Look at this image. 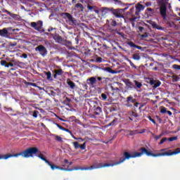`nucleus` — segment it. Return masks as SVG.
<instances>
[{
	"instance_id": "4468645a",
	"label": "nucleus",
	"mask_w": 180,
	"mask_h": 180,
	"mask_svg": "<svg viewBox=\"0 0 180 180\" xmlns=\"http://www.w3.org/2000/svg\"><path fill=\"white\" fill-rule=\"evenodd\" d=\"M153 27H154L155 29H158V30H162V27L158 26V25H157L155 22H153L152 24Z\"/></svg>"
},
{
	"instance_id": "603ef678",
	"label": "nucleus",
	"mask_w": 180,
	"mask_h": 180,
	"mask_svg": "<svg viewBox=\"0 0 180 180\" xmlns=\"http://www.w3.org/2000/svg\"><path fill=\"white\" fill-rule=\"evenodd\" d=\"M114 25H116V21H113Z\"/></svg>"
},
{
	"instance_id": "aec40b11",
	"label": "nucleus",
	"mask_w": 180,
	"mask_h": 180,
	"mask_svg": "<svg viewBox=\"0 0 180 180\" xmlns=\"http://www.w3.org/2000/svg\"><path fill=\"white\" fill-rule=\"evenodd\" d=\"M45 74L46 75L47 79L49 80L51 79V72H45Z\"/></svg>"
},
{
	"instance_id": "c85d7f7f",
	"label": "nucleus",
	"mask_w": 180,
	"mask_h": 180,
	"mask_svg": "<svg viewBox=\"0 0 180 180\" xmlns=\"http://www.w3.org/2000/svg\"><path fill=\"white\" fill-rule=\"evenodd\" d=\"M86 146V144L84 143L82 145L80 146L79 148H81V150H85Z\"/></svg>"
},
{
	"instance_id": "49530a36",
	"label": "nucleus",
	"mask_w": 180,
	"mask_h": 180,
	"mask_svg": "<svg viewBox=\"0 0 180 180\" xmlns=\"http://www.w3.org/2000/svg\"><path fill=\"white\" fill-rule=\"evenodd\" d=\"M65 162L66 164H68V160H65Z\"/></svg>"
},
{
	"instance_id": "cd10ccee",
	"label": "nucleus",
	"mask_w": 180,
	"mask_h": 180,
	"mask_svg": "<svg viewBox=\"0 0 180 180\" xmlns=\"http://www.w3.org/2000/svg\"><path fill=\"white\" fill-rule=\"evenodd\" d=\"M101 98H103V99L105 101V100L108 99V96H106V94H102Z\"/></svg>"
},
{
	"instance_id": "3c124183",
	"label": "nucleus",
	"mask_w": 180,
	"mask_h": 180,
	"mask_svg": "<svg viewBox=\"0 0 180 180\" xmlns=\"http://www.w3.org/2000/svg\"><path fill=\"white\" fill-rule=\"evenodd\" d=\"M72 138L75 139V140H78V139H77V138L75 137L74 136H72Z\"/></svg>"
},
{
	"instance_id": "e433bc0d",
	"label": "nucleus",
	"mask_w": 180,
	"mask_h": 180,
	"mask_svg": "<svg viewBox=\"0 0 180 180\" xmlns=\"http://www.w3.org/2000/svg\"><path fill=\"white\" fill-rule=\"evenodd\" d=\"M87 8H88V9H89V11H92V9H94V7H92L91 6H88Z\"/></svg>"
},
{
	"instance_id": "f03ea898",
	"label": "nucleus",
	"mask_w": 180,
	"mask_h": 180,
	"mask_svg": "<svg viewBox=\"0 0 180 180\" xmlns=\"http://www.w3.org/2000/svg\"><path fill=\"white\" fill-rule=\"evenodd\" d=\"M37 151H39L37 148H30L21 153L12 154V156L13 158H18L20 157V155H22L25 158H29L30 157H33V155H36V154H37Z\"/></svg>"
},
{
	"instance_id": "6e6552de",
	"label": "nucleus",
	"mask_w": 180,
	"mask_h": 180,
	"mask_svg": "<svg viewBox=\"0 0 180 180\" xmlns=\"http://www.w3.org/2000/svg\"><path fill=\"white\" fill-rule=\"evenodd\" d=\"M9 158H13L12 154L1 155L0 154V160H8Z\"/></svg>"
},
{
	"instance_id": "dca6fc26",
	"label": "nucleus",
	"mask_w": 180,
	"mask_h": 180,
	"mask_svg": "<svg viewBox=\"0 0 180 180\" xmlns=\"http://www.w3.org/2000/svg\"><path fill=\"white\" fill-rule=\"evenodd\" d=\"M63 16H64V18H68V19L69 20H72V16H71L70 14L68 13H64Z\"/></svg>"
},
{
	"instance_id": "412c9836",
	"label": "nucleus",
	"mask_w": 180,
	"mask_h": 180,
	"mask_svg": "<svg viewBox=\"0 0 180 180\" xmlns=\"http://www.w3.org/2000/svg\"><path fill=\"white\" fill-rule=\"evenodd\" d=\"M133 58H134V60H140L141 57H140V55H139V54H134L133 56Z\"/></svg>"
},
{
	"instance_id": "ddd939ff",
	"label": "nucleus",
	"mask_w": 180,
	"mask_h": 180,
	"mask_svg": "<svg viewBox=\"0 0 180 180\" xmlns=\"http://www.w3.org/2000/svg\"><path fill=\"white\" fill-rule=\"evenodd\" d=\"M75 8H77V9H78V11H80L81 12H82V11H84V6H82V4H77L76 5H75Z\"/></svg>"
},
{
	"instance_id": "a211bd4d",
	"label": "nucleus",
	"mask_w": 180,
	"mask_h": 180,
	"mask_svg": "<svg viewBox=\"0 0 180 180\" xmlns=\"http://www.w3.org/2000/svg\"><path fill=\"white\" fill-rule=\"evenodd\" d=\"M128 44L130 46V47H135L136 49L140 50V46H136L133 42H129Z\"/></svg>"
},
{
	"instance_id": "bb28decb",
	"label": "nucleus",
	"mask_w": 180,
	"mask_h": 180,
	"mask_svg": "<svg viewBox=\"0 0 180 180\" xmlns=\"http://www.w3.org/2000/svg\"><path fill=\"white\" fill-rule=\"evenodd\" d=\"M172 68L174 70H180V65H173Z\"/></svg>"
},
{
	"instance_id": "9d476101",
	"label": "nucleus",
	"mask_w": 180,
	"mask_h": 180,
	"mask_svg": "<svg viewBox=\"0 0 180 180\" xmlns=\"http://www.w3.org/2000/svg\"><path fill=\"white\" fill-rule=\"evenodd\" d=\"M87 81H89V84L91 85V86H93V85H95L96 82V77H92L91 78L87 79Z\"/></svg>"
},
{
	"instance_id": "5701e85b",
	"label": "nucleus",
	"mask_w": 180,
	"mask_h": 180,
	"mask_svg": "<svg viewBox=\"0 0 180 180\" xmlns=\"http://www.w3.org/2000/svg\"><path fill=\"white\" fill-rule=\"evenodd\" d=\"M175 140H178V136H174L169 138V141H175Z\"/></svg>"
},
{
	"instance_id": "393cba45",
	"label": "nucleus",
	"mask_w": 180,
	"mask_h": 180,
	"mask_svg": "<svg viewBox=\"0 0 180 180\" xmlns=\"http://www.w3.org/2000/svg\"><path fill=\"white\" fill-rule=\"evenodd\" d=\"M55 139L56 140V141H61L63 140V138H61V136H55Z\"/></svg>"
},
{
	"instance_id": "72a5a7b5",
	"label": "nucleus",
	"mask_w": 180,
	"mask_h": 180,
	"mask_svg": "<svg viewBox=\"0 0 180 180\" xmlns=\"http://www.w3.org/2000/svg\"><path fill=\"white\" fill-rule=\"evenodd\" d=\"M1 65H6V60H1Z\"/></svg>"
},
{
	"instance_id": "864d4df0",
	"label": "nucleus",
	"mask_w": 180,
	"mask_h": 180,
	"mask_svg": "<svg viewBox=\"0 0 180 180\" xmlns=\"http://www.w3.org/2000/svg\"><path fill=\"white\" fill-rule=\"evenodd\" d=\"M74 1H75V0H72V2H74Z\"/></svg>"
},
{
	"instance_id": "7c9ffc66",
	"label": "nucleus",
	"mask_w": 180,
	"mask_h": 180,
	"mask_svg": "<svg viewBox=\"0 0 180 180\" xmlns=\"http://www.w3.org/2000/svg\"><path fill=\"white\" fill-rule=\"evenodd\" d=\"M37 113H39L38 111H34L32 115L33 117H37Z\"/></svg>"
},
{
	"instance_id": "2f4dec72",
	"label": "nucleus",
	"mask_w": 180,
	"mask_h": 180,
	"mask_svg": "<svg viewBox=\"0 0 180 180\" xmlns=\"http://www.w3.org/2000/svg\"><path fill=\"white\" fill-rule=\"evenodd\" d=\"M161 137H162V134H160L159 136H155V139L156 140H160V139H161Z\"/></svg>"
},
{
	"instance_id": "c756f323",
	"label": "nucleus",
	"mask_w": 180,
	"mask_h": 180,
	"mask_svg": "<svg viewBox=\"0 0 180 180\" xmlns=\"http://www.w3.org/2000/svg\"><path fill=\"white\" fill-rule=\"evenodd\" d=\"M167 140V138H163L160 140V142L159 144H163V143H165V141Z\"/></svg>"
},
{
	"instance_id": "9b49d317",
	"label": "nucleus",
	"mask_w": 180,
	"mask_h": 180,
	"mask_svg": "<svg viewBox=\"0 0 180 180\" xmlns=\"http://www.w3.org/2000/svg\"><path fill=\"white\" fill-rule=\"evenodd\" d=\"M0 36H1L2 37L8 36V30L6 28L0 30Z\"/></svg>"
},
{
	"instance_id": "5fc2aeb1",
	"label": "nucleus",
	"mask_w": 180,
	"mask_h": 180,
	"mask_svg": "<svg viewBox=\"0 0 180 180\" xmlns=\"http://www.w3.org/2000/svg\"><path fill=\"white\" fill-rule=\"evenodd\" d=\"M60 120H63V119H60Z\"/></svg>"
},
{
	"instance_id": "20e7f679",
	"label": "nucleus",
	"mask_w": 180,
	"mask_h": 180,
	"mask_svg": "<svg viewBox=\"0 0 180 180\" xmlns=\"http://www.w3.org/2000/svg\"><path fill=\"white\" fill-rule=\"evenodd\" d=\"M126 9L127 8H125L124 9H115L112 11V13L116 18H124V16H123V12H124Z\"/></svg>"
},
{
	"instance_id": "ea45409f",
	"label": "nucleus",
	"mask_w": 180,
	"mask_h": 180,
	"mask_svg": "<svg viewBox=\"0 0 180 180\" xmlns=\"http://www.w3.org/2000/svg\"><path fill=\"white\" fill-rule=\"evenodd\" d=\"M8 14L11 15V16H12L13 18H15V16L14 14H12V13H11L9 12H8Z\"/></svg>"
},
{
	"instance_id": "6ab92c4d",
	"label": "nucleus",
	"mask_w": 180,
	"mask_h": 180,
	"mask_svg": "<svg viewBox=\"0 0 180 180\" xmlns=\"http://www.w3.org/2000/svg\"><path fill=\"white\" fill-rule=\"evenodd\" d=\"M127 102H131L132 103H134V102H136V100L133 99V97L129 96L127 97Z\"/></svg>"
},
{
	"instance_id": "b1692460",
	"label": "nucleus",
	"mask_w": 180,
	"mask_h": 180,
	"mask_svg": "<svg viewBox=\"0 0 180 180\" xmlns=\"http://www.w3.org/2000/svg\"><path fill=\"white\" fill-rule=\"evenodd\" d=\"M73 146H74L75 148H76V149L79 148V147H80L79 143H78V142H74Z\"/></svg>"
},
{
	"instance_id": "4be33fe9",
	"label": "nucleus",
	"mask_w": 180,
	"mask_h": 180,
	"mask_svg": "<svg viewBox=\"0 0 180 180\" xmlns=\"http://www.w3.org/2000/svg\"><path fill=\"white\" fill-rule=\"evenodd\" d=\"M135 82V85L136 86L137 88H141V86H143V84H141V83L137 82V81H134Z\"/></svg>"
},
{
	"instance_id": "79ce46f5",
	"label": "nucleus",
	"mask_w": 180,
	"mask_h": 180,
	"mask_svg": "<svg viewBox=\"0 0 180 180\" xmlns=\"http://www.w3.org/2000/svg\"><path fill=\"white\" fill-rule=\"evenodd\" d=\"M130 65H131V67H134V63L130 62Z\"/></svg>"
},
{
	"instance_id": "58836bf2",
	"label": "nucleus",
	"mask_w": 180,
	"mask_h": 180,
	"mask_svg": "<svg viewBox=\"0 0 180 180\" xmlns=\"http://www.w3.org/2000/svg\"><path fill=\"white\" fill-rule=\"evenodd\" d=\"M58 127L60 129V130H64V127L60 126V125H58Z\"/></svg>"
},
{
	"instance_id": "f3484780",
	"label": "nucleus",
	"mask_w": 180,
	"mask_h": 180,
	"mask_svg": "<svg viewBox=\"0 0 180 180\" xmlns=\"http://www.w3.org/2000/svg\"><path fill=\"white\" fill-rule=\"evenodd\" d=\"M68 84L70 86V88H72V89L75 87V83L71 81L68 82Z\"/></svg>"
},
{
	"instance_id": "7ed1b4c3",
	"label": "nucleus",
	"mask_w": 180,
	"mask_h": 180,
	"mask_svg": "<svg viewBox=\"0 0 180 180\" xmlns=\"http://www.w3.org/2000/svg\"><path fill=\"white\" fill-rule=\"evenodd\" d=\"M169 0H159L158 4L159 5L160 15L163 16V18H166L167 16V5H168Z\"/></svg>"
},
{
	"instance_id": "423d86ee",
	"label": "nucleus",
	"mask_w": 180,
	"mask_h": 180,
	"mask_svg": "<svg viewBox=\"0 0 180 180\" xmlns=\"http://www.w3.org/2000/svg\"><path fill=\"white\" fill-rule=\"evenodd\" d=\"M36 51H39L41 53V54H42V56H44V54H46L47 53V51L46 50V48H44V46H43L42 45H40L39 46H37L35 49Z\"/></svg>"
},
{
	"instance_id": "de8ad7c7",
	"label": "nucleus",
	"mask_w": 180,
	"mask_h": 180,
	"mask_svg": "<svg viewBox=\"0 0 180 180\" xmlns=\"http://www.w3.org/2000/svg\"><path fill=\"white\" fill-rule=\"evenodd\" d=\"M150 5H151V4H150V3L146 4V6H150Z\"/></svg>"
},
{
	"instance_id": "f704fd0d",
	"label": "nucleus",
	"mask_w": 180,
	"mask_h": 180,
	"mask_svg": "<svg viewBox=\"0 0 180 180\" xmlns=\"http://www.w3.org/2000/svg\"><path fill=\"white\" fill-rule=\"evenodd\" d=\"M141 37H148V34L147 33H145L144 34L141 35Z\"/></svg>"
},
{
	"instance_id": "0eeeda50",
	"label": "nucleus",
	"mask_w": 180,
	"mask_h": 180,
	"mask_svg": "<svg viewBox=\"0 0 180 180\" xmlns=\"http://www.w3.org/2000/svg\"><path fill=\"white\" fill-rule=\"evenodd\" d=\"M46 163L51 167V169H60L61 171H67V169L64 168H60L58 166H56L55 165H51L49 160H46Z\"/></svg>"
},
{
	"instance_id": "a18cd8bd",
	"label": "nucleus",
	"mask_w": 180,
	"mask_h": 180,
	"mask_svg": "<svg viewBox=\"0 0 180 180\" xmlns=\"http://www.w3.org/2000/svg\"><path fill=\"white\" fill-rule=\"evenodd\" d=\"M139 30H143V27H139Z\"/></svg>"
},
{
	"instance_id": "c9c22d12",
	"label": "nucleus",
	"mask_w": 180,
	"mask_h": 180,
	"mask_svg": "<svg viewBox=\"0 0 180 180\" xmlns=\"http://www.w3.org/2000/svg\"><path fill=\"white\" fill-rule=\"evenodd\" d=\"M169 116H172V112L169 110L166 111Z\"/></svg>"
},
{
	"instance_id": "a878e982",
	"label": "nucleus",
	"mask_w": 180,
	"mask_h": 180,
	"mask_svg": "<svg viewBox=\"0 0 180 180\" xmlns=\"http://www.w3.org/2000/svg\"><path fill=\"white\" fill-rule=\"evenodd\" d=\"M160 112L161 113H167V108H165V107H162L160 110Z\"/></svg>"
},
{
	"instance_id": "f8f14e48",
	"label": "nucleus",
	"mask_w": 180,
	"mask_h": 180,
	"mask_svg": "<svg viewBox=\"0 0 180 180\" xmlns=\"http://www.w3.org/2000/svg\"><path fill=\"white\" fill-rule=\"evenodd\" d=\"M150 84H151V85H153L154 88H158V86H160V85H161V82L158 81L154 83L153 81H150Z\"/></svg>"
},
{
	"instance_id": "473e14b6",
	"label": "nucleus",
	"mask_w": 180,
	"mask_h": 180,
	"mask_svg": "<svg viewBox=\"0 0 180 180\" xmlns=\"http://www.w3.org/2000/svg\"><path fill=\"white\" fill-rule=\"evenodd\" d=\"M148 119L150 122H153L154 124H155V120H154L151 117H148Z\"/></svg>"
},
{
	"instance_id": "39448f33",
	"label": "nucleus",
	"mask_w": 180,
	"mask_h": 180,
	"mask_svg": "<svg viewBox=\"0 0 180 180\" xmlns=\"http://www.w3.org/2000/svg\"><path fill=\"white\" fill-rule=\"evenodd\" d=\"M32 27H34L35 30H40L41 27H43V22L42 21H38L37 22H31Z\"/></svg>"
},
{
	"instance_id": "c03bdc74",
	"label": "nucleus",
	"mask_w": 180,
	"mask_h": 180,
	"mask_svg": "<svg viewBox=\"0 0 180 180\" xmlns=\"http://www.w3.org/2000/svg\"><path fill=\"white\" fill-rule=\"evenodd\" d=\"M98 81H101L102 80V77H98Z\"/></svg>"
},
{
	"instance_id": "f257e3e1",
	"label": "nucleus",
	"mask_w": 180,
	"mask_h": 180,
	"mask_svg": "<svg viewBox=\"0 0 180 180\" xmlns=\"http://www.w3.org/2000/svg\"><path fill=\"white\" fill-rule=\"evenodd\" d=\"M167 149H161L159 150L158 153H153L151 152H148L147 149L145 148H141L140 151H142V153L135 152L134 153H129V152H125L124 153V157L122 160L117 162V165H119L124 162L126 161V160H130V158H137V157H141L143 154H146L148 157H171L172 155H176L177 154H180V148H176L174 151H172L171 150H169L167 151H165Z\"/></svg>"
},
{
	"instance_id": "2eb2a0df",
	"label": "nucleus",
	"mask_w": 180,
	"mask_h": 180,
	"mask_svg": "<svg viewBox=\"0 0 180 180\" xmlns=\"http://www.w3.org/2000/svg\"><path fill=\"white\" fill-rule=\"evenodd\" d=\"M55 75L54 78H56L57 75H63V70H55Z\"/></svg>"
},
{
	"instance_id": "a19ab883",
	"label": "nucleus",
	"mask_w": 180,
	"mask_h": 180,
	"mask_svg": "<svg viewBox=\"0 0 180 180\" xmlns=\"http://www.w3.org/2000/svg\"><path fill=\"white\" fill-rule=\"evenodd\" d=\"M22 57H24V58H27V55L24 54V55H22Z\"/></svg>"
},
{
	"instance_id": "09e8293b",
	"label": "nucleus",
	"mask_w": 180,
	"mask_h": 180,
	"mask_svg": "<svg viewBox=\"0 0 180 180\" xmlns=\"http://www.w3.org/2000/svg\"><path fill=\"white\" fill-rule=\"evenodd\" d=\"M95 12H96V13H99V11H98V10H96Z\"/></svg>"
},
{
	"instance_id": "1a4fd4ad",
	"label": "nucleus",
	"mask_w": 180,
	"mask_h": 180,
	"mask_svg": "<svg viewBox=\"0 0 180 180\" xmlns=\"http://www.w3.org/2000/svg\"><path fill=\"white\" fill-rule=\"evenodd\" d=\"M136 9L138 11V13L137 12L136 13V14L137 15L139 13L141 12V11H144V6H143L140 4H138L136 6Z\"/></svg>"
},
{
	"instance_id": "4c0bfd02",
	"label": "nucleus",
	"mask_w": 180,
	"mask_h": 180,
	"mask_svg": "<svg viewBox=\"0 0 180 180\" xmlns=\"http://www.w3.org/2000/svg\"><path fill=\"white\" fill-rule=\"evenodd\" d=\"M39 158H41V160H43V161H45V162H46V161H48L47 160H46V158H44L41 156H39Z\"/></svg>"
},
{
	"instance_id": "37998d69",
	"label": "nucleus",
	"mask_w": 180,
	"mask_h": 180,
	"mask_svg": "<svg viewBox=\"0 0 180 180\" xmlns=\"http://www.w3.org/2000/svg\"><path fill=\"white\" fill-rule=\"evenodd\" d=\"M101 60H102V58H98V61H99V63H101Z\"/></svg>"
},
{
	"instance_id": "8fccbe9b",
	"label": "nucleus",
	"mask_w": 180,
	"mask_h": 180,
	"mask_svg": "<svg viewBox=\"0 0 180 180\" xmlns=\"http://www.w3.org/2000/svg\"><path fill=\"white\" fill-rule=\"evenodd\" d=\"M63 130H64L65 131H70V130L66 129H64Z\"/></svg>"
}]
</instances>
